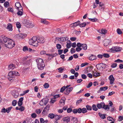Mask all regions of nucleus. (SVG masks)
<instances>
[{"label": "nucleus", "mask_w": 123, "mask_h": 123, "mask_svg": "<svg viewBox=\"0 0 123 123\" xmlns=\"http://www.w3.org/2000/svg\"><path fill=\"white\" fill-rule=\"evenodd\" d=\"M7 29L10 31H12V26L11 24H8L7 25Z\"/></svg>", "instance_id": "obj_22"}, {"label": "nucleus", "mask_w": 123, "mask_h": 123, "mask_svg": "<svg viewBox=\"0 0 123 123\" xmlns=\"http://www.w3.org/2000/svg\"><path fill=\"white\" fill-rule=\"evenodd\" d=\"M18 11L17 13V14L18 15V16H21L23 14V11L22 10H20V9H19V10H18Z\"/></svg>", "instance_id": "obj_23"}, {"label": "nucleus", "mask_w": 123, "mask_h": 123, "mask_svg": "<svg viewBox=\"0 0 123 123\" xmlns=\"http://www.w3.org/2000/svg\"><path fill=\"white\" fill-rule=\"evenodd\" d=\"M49 99L48 98H44L40 101L39 104L41 105H46Z\"/></svg>", "instance_id": "obj_7"}, {"label": "nucleus", "mask_w": 123, "mask_h": 123, "mask_svg": "<svg viewBox=\"0 0 123 123\" xmlns=\"http://www.w3.org/2000/svg\"><path fill=\"white\" fill-rule=\"evenodd\" d=\"M70 118L69 117H67L63 118L62 121H63L64 123H68L70 121Z\"/></svg>", "instance_id": "obj_14"}, {"label": "nucleus", "mask_w": 123, "mask_h": 123, "mask_svg": "<svg viewBox=\"0 0 123 123\" xmlns=\"http://www.w3.org/2000/svg\"><path fill=\"white\" fill-rule=\"evenodd\" d=\"M15 72L11 71L9 72L8 76V79L10 80H13L14 79L15 76L13 74H14Z\"/></svg>", "instance_id": "obj_5"}, {"label": "nucleus", "mask_w": 123, "mask_h": 123, "mask_svg": "<svg viewBox=\"0 0 123 123\" xmlns=\"http://www.w3.org/2000/svg\"><path fill=\"white\" fill-rule=\"evenodd\" d=\"M37 117V115L35 113H33L31 114V117L33 118H35Z\"/></svg>", "instance_id": "obj_58"}, {"label": "nucleus", "mask_w": 123, "mask_h": 123, "mask_svg": "<svg viewBox=\"0 0 123 123\" xmlns=\"http://www.w3.org/2000/svg\"><path fill=\"white\" fill-rule=\"evenodd\" d=\"M103 56L105 58H108L110 57V55L107 53H104L103 54Z\"/></svg>", "instance_id": "obj_43"}, {"label": "nucleus", "mask_w": 123, "mask_h": 123, "mask_svg": "<svg viewBox=\"0 0 123 123\" xmlns=\"http://www.w3.org/2000/svg\"><path fill=\"white\" fill-rule=\"evenodd\" d=\"M108 88V87L107 86L105 87H102L100 88V91H105Z\"/></svg>", "instance_id": "obj_27"}, {"label": "nucleus", "mask_w": 123, "mask_h": 123, "mask_svg": "<svg viewBox=\"0 0 123 123\" xmlns=\"http://www.w3.org/2000/svg\"><path fill=\"white\" fill-rule=\"evenodd\" d=\"M12 107H10L6 108V112L7 113H9Z\"/></svg>", "instance_id": "obj_38"}, {"label": "nucleus", "mask_w": 123, "mask_h": 123, "mask_svg": "<svg viewBox=\"0 0 123 123\" xmlns=\"http://www.w3.org/2000/svg\"><path fill=\"white\" fill-rule=\"evenodd\" d=\"M72 111V109L71 108H68L67 110V112L68 113H70Z\"/></svg>", "instance_id": "obj_57"}, {"label": "nucleus", "mask_w": 123, "mask_h": 123, "mask_svg": "<svg viewBox=\"0 0 123 123\" xmlns=\"http://www.w3.org/2000/svg\"><path fill=\"white\" fill-rule=\"evenodd\" d=\"M36 62L38 69L40 70H43L45 66V65L43 59L38 58L36 59Z\"/></svg>", "instance_id": "obj_1"}, {"label": "nucleus", "mask_w": 123, "mask_h": 123, "mask_svg": "<svg viewBox=\"0 0 123 123\" xmlns=\"http://www.w3.org/2000/svg\"><path fill=\"white\" fill-rule=\"evenodd\" d=\"M65 89V86H64L62 87L60 89V92H62Z\"/></svg>", "instance_id": "obj_53"}, {"label": "nucleus", "mask_w": 123, "mask_h": 123, "mask_svg": "<svg viewBox=\"0 0 123 123\" xmlns=\"http://www.w3.org/2000/svg\"><path fill=\"white\" fill-rule=\"evenodd\" d=\"M104 105V103L101 102L100 103L98 104L97 105V106L99 109H100L102 108H103V106Z\"/></svg>", "instance_id": "obj_21"}, {"label": "nucleus", "mask_w": 123, "mask_h": 123, "mask_svg": "<svg viewBox=\"0 0 123 123\" xmlns=\"http://www.w3.org/2000/svg\"><path fill=\"white\" fill-rule=\"evenodd\" d=\"M55 117L56 118L55 119L56 121L59 120L61 117V116L58 115L55 116Z\"/></svg>", "instance_id": "obj_44"}, {"label": "nucleus", "mask_w": 123, "mask_h": 123, "mask_svg": "<svg viewBox=\"0 0 123 123\" xmlns=\"http://www.w3.org/2000/svg\"><path fill=\"white\" fill-rule=\"evenodd\" d=\"M71 53V54H72L74 53L75 52V49L73 48H71L70 50Z\"/></svg>", "instance_id": "obj_63"}, {"label": "nucleus", "mask_w": 123, "mask_h": 123, "mask_svg": "<svg viewBox=\"0 0 123 123\" xmlns=\"http://www.w3.org/2000/svg\"><path fill=\"white\" fill-rule=\"evenodd\" d=\"M80 23V22L79 21L74 23V24L75 25V26H76V27L78 25H79Z\"/></svg>", "instance_id": "obj_56"}, {"label": "nucleus", "mask_w": 123, "mask_h": 123, "mask_svg": "<svg viewBox=\"0 0 123 123\" xmlns=\"http://www.w3.org/2000/svg\"><path fill=\"white\" fill-rule=\"evenodd\" d=\"M111 41L110 39H106L103 41L104 45L105 46H107L111 43Z\"/></svg>", "instance_id": "obj_15"}, {"label": "nucleus", "mask_w": 123, "mask_h": 123, "mask_svg": "<svg viewBox=\"0 0 123 123\" xmlns=\"http://www.w3.org/2000/svg\"><path fill=\"white\" fill-rule=\"evenodd\" d=\"M15 6L17 10H19V9L20 10H22L23 9L21 4L19 2H17L15 4Z\"/></svg>", "instance_id": "obj_11"}, {"label": "nucleus", "mask_w": 123, "mask_h": 123, "mask_svg": "<svg viewBox=\"0 0 123 123\" xmlns=\"http://www.w3.org/2000/svg\"><path fill=\"white\" fill-rule=\"evenodd\" d=\"M30 24L31 23H29L28 22V21L27 20L26 21V23L25 24V25L27 27H30Z\"/></svg>", "instance_id": "obj_34"}, {"label": "nucleus", "mask_w": 123, "mask_h": 123, "mask_svg": "<svg viewBox=\"0 0 123 123\" xmlns=\"http://www.w3.org/2000/svg\"><path fill=\"white\" fill-rule=\"evenodd\" d=\"M6 47L9 49H12L15 45L14 42L12 40L10 39L7 41L6 44H5Z\"/></svg>", "instance_id": "obj_2"}, {"label": "nucleus", "mask_w": 123, "mask_h": 123, "mask_svg": "<svg viewBox=\"0 0 123 123\" xmlns=\"http://www.w3.org/2000/svg\"><path fill=\"white\" fill-rule=\"evenodd\" d=\"M29 58V57L26 56L24 58L23 60L21 62V64H24L25 65H30L31 62V59L29 58V59H28Z\"/></svg>", "instance_id": "obj_3"}, {"label": "nucleus", "mask_w": 123, "mask_h": 123, "mask_svg": "<svg viewBox=\"0 0 123 123\" xmlns=\"http://www.w3.org/2000/svg\"><path fill=\"white\" fill-rule=\"evenodd\" d=\"M97 57L96 56L93 55L92 54L91 56H90L88 58V59L91 60H93L94 59H97Z\"/></svg>", "instance_id": "obj_20"}, {"label": "nucleus", "mask_w": 123, "mask_h": 123, "mask_svg": "<svg viewBox=\"0 0 123 123\" xmlns=\"http://www.w3.org/2000/svg\"><path fill=\"white\" fill-rule=\"evenodd\" d=\"M73 89L72 87L68 88L64 91V93L66 95H68L72 91Z\"/></svg>", "instance_id": "obj_10"}, {"label": "nucleus", "mask_w": 123, "mask_h": 123, "mask_svg": "<svg viewBox=\"0 0 123 123\" xmlns=\"http://www.w3.org/2000/svg\"><path fill=\"white\" fill-rule=\"evenodd\" d=\"M38 38L36 37H33L31 38V45L34 46H37L38 45L37 39Z\"/></svg>", "instance_id": "obj_4"}, {"label": "nucleus", "mask_w": 123, "mask_h": 123, "mask_svg": "<svg viewBox=\"0 0 123 123\" xmlns=\"http://www.w3.org/2000/svg\"><path fill=\"white\" fill-rule=\"evenodd\" d=\"M65 102V100L62 99H61L60 101V103L62 104V105H64Z\"/></svg>", "instance_id": "obj_48"}, {"label": "nucleus", "mask_w": 123, "mask_h": 123, "mask_svg": "<svg viewBox=\"0 0 123 123\" xmlns=\"http://www.w3.org/2000/svg\"><path fill=\"white\" fill-rule=\"evenodd\" d=\"M93 76H95V77H97L99 76L100 75V74L97 72H93Z\"/></svg>", "instance_id": "obj_24"}, {"label": "nucleus", "mask_w": 123, "mask_h": 123, "mask_svg": "<svg viewBox=\"0 0 123 123\" xmlns=\"http://www.w3.org/2000/svg\"><path fill=\"white\" fill-rule=\"evenodd\" d=\"M56 38H58L57 39L59 41L62 42L65 41L68 39V38L67 37H57Z\"/></svg>", "instance_id": "obj_12"}, {"label": "nucleus", "mask_w": 123, "mask_h": 123, "mask_svg": "<svg viewBox=\"0 0 123 123\" xmlns=\"http://www.w3.org/2000/svg\"><path fill=\"white\" fill-rule=\"evenodd\" d=\"M69 42H70V43H67L66 45L68 49L70 48L71 46V43H70L71 42L70 41H69Z\"/></svg>", "instance_id": "obj_51"}, {"label": "nucleus", "mask_w": 123, "mask_h": 123, "mask_svg": "<svg viewBox=\"0 0 123 123\" xmlns=\"http://www.w3.org/2000/svg\"><path fill=\"white\" fill-rule=\"evenodd\" d=\"M16 25V27L18 29L20 28L21 27V24L19 22H18L17 23Z\"/></svg>", "instance_id": "obj_39"}, {"label": "nucleus", "mask_w": 123, "mask_h": 123, "mask_svg": "<svg viewBox=\"0 0 123 123\" xmlns=\"http://www.w3.org/2000/svg\"><path fill=\"white\" fill-rule=\"evenodd\" d=\"M71 122L72 123H76L78 122L77 118L74 117H71Z\"/></svg>", "instance_id": "obj_17"}, {"label": "nucleus", "mask_w": 123, "mask_h": 123, "mask_svg": "<svg viewBox=\"0 0 123 123\" xmlns=\"http://www.w3.org/2000/svg\"><path fill=\"white\" fill-rule=\"evenodd\" d=\"M117 64L116 63H114L111 65V67L112 68H114L116 67L117 66Z\"/></svg>", "instance_id": "obj_59"}, {"label": "nucleus", "mask_w": 123, "mask_h": 123, "mask_svg": "<svg viewBox=\"0 0 123 123\" xmlns=\"http://www.w3.org/2000/svg\"><path fill=\"white\" fill-rule=\"evenodd\" d=\"M17 103V101L16 100H14L12 101V104L13 106H15Z\"/></svg>", "instance_id": "obj_47"}, {"label": "nucleus", "mask_w": 123, "mask_h": 123, "mask_svg": "<svg viewBox=\"0 0 123 123\" xmlns=\"http://www.w3.org/2000/svg\"><path fill=\"white\" fill-rule=\"evenodd\" d=\"M122 48L118 46L113 47L110 49V50L111 51V52L114 53L115 52H118L121 51Z\"/></svg>", "instance_id": "obj_6"}, {"label": "nucleus", "mask_w": 123, "mask_h": 123, "mask_svg": "<svg viewBox=\"0 0 123 123\" xmlns=\"http://www.w3.org/2000/svg\"><path fill=\"white\" fill-rule=\"evenodd\" d=\"M6 109L4 107H3L1 110V112H2L6 113Z\"/></svg>", "instance_id": "obj_62"}, {"label": "nucleus", "mask_w": 123, "mask_h": 123, "mask_svg": "<svg viewBox=\"0 0 123 123\" xmlns=\"http://www.w3.org/2000/svg\"><path fill=\"white\" fill-rule=\"evenodd\" d=\"M111 107L110 110V111L111 112H113L114 111H116V109L113 106Z\"/></svg>", "instance_id": "obj_37"}, {"label": "nucleus", "mask_w": 123, "mask_h": 123, "mask_svg": "<svg viewBox=\"0 0 123 123\" xmlns=\"http://www.w3.org/2000/svg\"><path fill=\"white\" fill-rule=\"evenodd\" d=\"M56 47L58 49H60L61 48V46L59 44H57L56 45Z\"/></svg>", "instance_id": "obj_52"}, {"label": "nucleus", "mask_w": 123, "mask_h": 123, "mask_svg": "<svg viewBox=\"0 0 123 123\" xmlns=\"http://www.w3.org/2000/svg\"><path fill=\"white\" fill-rule=\"evenodd\" d=\"M107 31L105 29H102L101 31H100L99 32L101 34H105L106 33Z\"/></svg>", "instance_id": "obj_28"}, {"label": "nucleus", "mask_w": 123, "mask_h": 123, "mask_svg": "<svg viewBox=\"0 0 123 123\" xmlns=\"http://www.w3.org/2000/svg\"><path fill=\"white\" fill-rule=\"evenodd\" d=\"M15 68V66L14 64H10L8 66V70H13Z\"/></svg>", "instance_id": "obj_19"}, {"label": "nucleus", "mask_w": 123, "mask_h": 123, "mask_svg": "<svg viewBox=\"0 0 123 123\" xmlns=\"http://www.w3.org/2000/svg\"><path fill=\"white\" fill-rule=\"evenodd\" d=\"M103 108L105 110H109L110 109V107L108 105H105L104 104V105H103Z\"/></svg>", "instance_id": "obj_31"}, {"label": "nucleus", "mask_w": 123, "mask_h": 123, "mask_svg": "<svg viewBox=\"0 0 123 123\" xmlns=\"http://www.w3.org/2000/svg\"><path fill=\"white\" fill-rule=\"evenodd\" d=\"M92 108L93 110L95 111H96L98 110L97 108L96 107V106L95 104L92 105Z\"/></svg>", "instance_id": "obj_33"}, {"label": "nucleus", "mask_w": 123, "mask_h": 123, "mask_svg": "<svg viewBox=\"0 0 123 123\" xmlns=\"http://www.w3.org/2000/svg\"><path fill=\"white\" fill-rule=\"evenodd\" d=\"M56 101V99L53 98L51 99L50 102L51 103L53 104Z\"/></svg>", "instance_id": "obj_54"}, {"label": "nucleus", "mask_w": 123, "mask_h": 123, "mask_svg": "<svg viewBox=\"0 0 123 123\" xmlns=\"http://www.w3.org/2000/svg\"><path fill=\"white\" fill-rule=\"evenodd\" d=\"M43 86L45 88H48L49 86V84L47 83H45Z\"/></svg>", "instance_id": "obj_42"}, {"label": "nucleus", "mask_w": 123, "mask_h": 123, "mask_svg": "<svg viewBox=\"0 0 123 123\" xmlns=\"http://www.w3.org/2000/svg\"><path fill=\"white\" fill-rule=\"evenodd\" d=\"M23 50L24 51H27L28 50V48L27 47L25 46L23 47Z\"/></svg>", "instance_id": "obj_55"}, {"label": "nucleus", "mask_w": 123, "mask_h": 123, "mask_svg": "<svg viewBox=\"0 0 123 123\" xmlns=\"http://www.w3.org/2000/svg\"><path fill=\"white\" fill-rule=\"evenodd\" d=\"M104 63H101L97 64L96 66L97 68L100 70H103L104 68V66H105Z\"/></svg>", "instance_id": "obj_9"}, {"label": "nucleus", "mask_w": 123, "mask_h": 123, "mask_svg": "<svg viewBox=\"0 0 123 123\" xmlns=\"http://www.w3.org/2000/svg\"><path fill=\"white\" fill-rule=\"evenodd\" d=\"M99 8L101 11H103L105 8V6L104 4L101 2L100 3Z\"/></svg>", "instance_id": "obj_18"}, {"label": "nucleus", "mask_w": 123, "mask_h": 123, "mask_svg": "<svg viewBox=\"0 0 123 123\" xmlns=\"http://www.w3.org/2000/svg\"><path fill=\"white\" fill-rule=\"evenodd\" d=\"M98 114L99 116L101 118L104 119L106 117L105 115L104 114H101L100 112H99Z\"/></svg>", "instance_id": "obj_26"}, {"label": "nucleus", "mask_w": 123, "mask_h": 123, "mask_svg": "<svg viewBox=\"0 0 123 123\" xmlns=\"http://www.w3.org/2000/svg\"><path fill=\"white\" fill-rule=\"evenodd\" d=\"M50 107V106L49 105H47L46 107H45L43 111V113L44 112H45L46 110H49V108Z\"/></svg>", "instance_id": "obj_29"}, {"label": "nucleus", "mask_w": 123, "mask_h": 123, "mask_svg": "<svg viewBox=\"0 0 123 123\" xmlns=\"http://www.w3.org/2000/svg\"><path fill=\"white\" fill-rule=\"evenodd\" d=\"M63 50L62 49H59L58 50V54L59 55L61 54L63 52Z\"/></svg>", "instance_id": "obj_64"}, {"label": "nucleus", "mask_w": 123, "mask_h": 123, "mask_svg": "<svg viewBox=\"0 0 123 123\" xmlns=\"http://www.w3.org/2000/svg\"><path fill=\"white\" fill-rule=\"evenodd\" d=\"M86 110L89 111H91L92 110V107L91 106L89 105H87L86 106Z\"/></svg>", "instance_id": "obj_32"}, {"label": "nucleus", "mask_w": 123, "mask_h": 123, "mask_svg": "<svg viewBox=\"0 0 123 123\" xmlns=\"http://www.w3.org/2000/svg\"><path fill=\"white\" fill-rule=\"evenodd\" d=\"M9 5V3L8 1L5 2L4 4V6L6 8H7Z\"/></svg>", "instance_id": "obj_35"}, {"label": "nucleus", "mask_w": 123, "mask_h": 123, "mask_svg": "<svg viewBox=\"0 0 123 123\" xmlns=\"http://www.w3.org/2000/svg\"><path fill=\"white\" fill-rule=\"evenodd\" d=\"M81 77L83 79H86L87 78L86 75L84 74H82L81 75Z\"/></svg>", "instance_id": "obj_61"}, {"label": "nucleus", "mask_w": 123, "mask_h": 123, "mask_svg": "<svg viewBox=\"0 0 123 123\" xmlns=\"http://www.w3.org/2000/svg\"><path fill=\"white\" fill-rule=\"evenodd\" d=\"M55 115L53 113H50L49 114L48 117L52 119L55 117Z\"/></svg>", "instance_id": "obj_25"}, {"label": "nucleus", "mask_w": 123, "mask_h": 123, "mask_svg": "<svg viewBox=\"0 0 123 123\" xmlns=\"http://www.w3.org/2000/svg\"><path fill=\"white\" fill-rule=\"evenodd\" d=\"M86 23L84 22L81 23V24L79 25V26L80 27H85L86 25Z\"/></svg>", "instance_id": "obj_46"}, {"label": "nucleus", "mask_w": 123, "mask_h": 123, "mask_svg": "<svg viewBox=\"0 0 123 123\" xmlns=\"http://www.w3.org/2000/svg\"><path fill=\"white\" fill-rule=\"evenodd\" d=\"M82 109V113H85L87 112V110L85 108H83Z\"/></svg>", "instance_id": "obj_36"}, {"label": "nucleus", "mask_w": 123, "mask_h": 123, "mask_svg": "<svg viewBox=\"0 0 123 123\" xmlns=\"http://www.w3.org/2000/svg\"><path fill=\"white\" fill-rule=\"evenodd\" d=\"M89 20H90L92 22H95L97 20V19L96 18H89Z\"/></svg>", "instance_id": "obj_50"}, {"label": "nucleus", "mask_w": 123, "mask_h": 123, "mask_svg": "<svg viewBox=\"0 0 123 123\" xmlns=\"http://www.w3.org/2000/svg\"><path fill=\"white\" fill-rule=\"evenodd\" d=\"M109 79L110 80V84H113L115 80L113 75H111L109 77Z\"/></svg>", "instance_id": "obj_16"}, {"label": "nucleus", "mask_w": 123, "mask_h": 123, "mask_svg": "<svg viewBox=\"0 0 123 123\" xmlns=\"http://www.w3.org/2000/svg\"><path fill=\"white\" fill-rule=\"evenodd\" d=\"M45 41V39L44 37H39L37 39V43H43Z\"/></svg>", "instance_id": "obj_13"}, {"label": "nucleus", "mask_w": 123, "mask_h": 123, "mask_svg": "<svg viewBox=\"0 0 123 123\" xmlns=\"http://www.w3.org/2000/svg\"><path fill=\"white\" fill-rule=\"evenodd\" d=\"M117 31L118 34H121L122 33V32L119 29H118L117 30Z\"/></svg>", "instance_id": "obj_49"}, {"label": "nucleus", "mask_w": 123, "mask_h": 123, "mask_svg": "<svg viewBox=\"0 0 123 123\" xmlns=\"http://www.w3.org/2000/svg\"><path fill=\"white\" fill-rule=\"evenodd\" d=\"M57 69L59 70V72L60 73H62L64 70L63 68H62V67H60Z\"/></svg>", "instance_id": "obj_45"}, {"label": "nucleus", "mask_w": 123, "mask_h": 123, "mask_svg": "<svg viewBox=\"0 0 123 123\" xmlns=\"http://www.w3.org/2000/svg\"><path fill=\"white\" fill-rule=\"evenodd\" d=\"M82 109L80 108H79L78 109H77V113H82Z\"/></svg>", "instance_id": "obj_60"}, {"label": "nucleus", "mask_w": 123, "mask_h": 123, "mask_svg": "<svg viewBox=\"0 0 123 123\" xmlns=\"http://www.w3.org/2000/svg\"><path fill=\"white\" fill-rule=\"evenodd\" d=\"M1 38L2 39H0V43H1L2 42V40L5 43V44H6L7 42V41L10 39L4 36H1Z\"/></svg>", "instance_id": "obj_8"}, {"label": "nucleus", "mask_w": 123, "mask_h": 123, "mask_svg": "<svg viewBox=\"0 0 123 123\" xmlns=\"http://www.w3.org/2000/svg\"><path fill=\"white\" fill-rule=\"evenodd\" d=\"M84 50H86L87 48V46L86 44H82V47Z\"/></svg>", "instance_id": "obj_30"}, {"label": "nucleus", "mask_w": 123, "mask_h": 123, "mask_svg": "<svg viewBox=\"0 0 123 123\" xmlns=\"http://www.w3.org/2000/svg\"><path fill=\"white\" fill-rule=\"evenodd\" d=\"M41 22L42 23H43L45 24H47L48 23V22L46 20L43 19H41Z\"/></svg>", "instance_id": "obj_41"}, {"label": "nucleus", "mask_w": 123, "mask_h": 123, "mask_svg": "<svg viewBox=\"0 0 123 123\" xmlns=\"http://www.w3.org/2000/svg\"><path fill=\"white\" fill-rule=\"evenodd\" d=\"M19 35L20 37L22 38H24L25 37L26 35L20 33L19 34Z\"/></svg>", "instance_id": "obj_40"}]
</instances>
